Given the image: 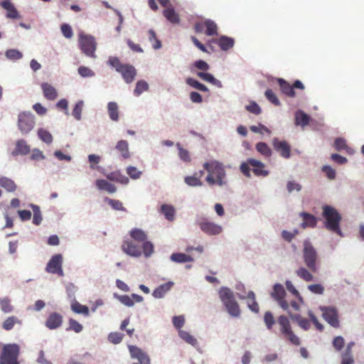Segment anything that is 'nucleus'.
<instances>
[{"mask_svg": "<svg viewBox=\"0 0 364 364\" xmlns=\"http://www.w3.org/2000/svg\"><path fill=\"white\" fill-rule=\"evenodd\" d=\"M203 166L208 172L205 181L209 185H218L219 187L227 185L226 171L221 162L218 160H210L205 162Z\"/></svg>", "mask_w": 364, "mask_h": 364, "instance_id": "1", "label": "nucleus"}, {"mask_svg": "<svg viewBox=\"0 0 364 364\" xmlns=\"http://www.w3.org/2000/svg\"><path fill=\"white\" fill-rule=\"evenodd\" d=\"M322 210V216L325 219L324 225L326 228L341 236L342 233L340 228L341 216L338 213V210L328 205H323Z\"/></svg>", "mask_w": 364, "mask_h": 364, "instance_id": "2", "label": "nucleus"}, {"mask_svg": "<svg viewBox=\"0 0 364 364\" xmlns=\"http://www.w3.org/2000/svg\"><path fill=\"white\" fill-rule=\"evenodd\" d=\"M107 63L112 68H114L115 70L122 75L125 82L131 83L135 79L136 70L132 65L122 63L119 58L114 56L109 57Z\"/></svg>", "mask_w": 364, "mask_h": 364, "instance_id": "3", "label": "nucleus"}, {"mask_svg": "<svg viewBox=\"0 0 364 364\" xmlns=\"http://www.w3.org/2000/svg\"><path fill=\"white\" fill-rule=\"evenodd\" d=\"M218 294L228 313L233 317H239L241 315V310L235 299L233 292L228 288L222 287L220 289Z\"/></svg>", "mask_w": 364, "mask_h": 364, "instance_id": "4", "label": "nucleus"}, {"mask_svg": "<svg viewBox=\"0 0 364 364\" xmlns=\"http://www.w3.org/2000/svg\"><path fill=\"white\" fill-rule=\"evenodd\" d=\"M250 167L252 171L257 176H266L268 171L265 170V165L261 161L250 158L245 162L240 164V172L247 177H250Z\"/></svg>", "mask_w": 364, "mask_h": 364, "instance_id": "5", "label": "nucleus"}, {"mask_svg": "<svg viewBox=\"0 0 364 364\" xmlns=\"http://www.w3.org/2000/svg\"><path fill=\"white\" fill-rule=\"evenodd\" d=\"M277 323L280 333L284 338L294 346H299L301 344L299 338L292 331L290 321L286 316H279L277 318Z\"/></svg>", "mask_w": 364, "mask_h": 364, "instance_id": "6", "label": "nucleus"}, {"mask_svg": "<svg viewBox=\"0 0 364 364\" xmlns=\"http://www.w3.org/2000/svg\"><path fill=\"white\" fill-rule=\"evenodd\" d=\"M303 259L306 267L312 272L318 270V255L316 249L308 240L304 241L303 248Z\"/></svg>", "mask_w": 364, "mask_h": 364, "instance_id": "7", "label": "nucleus"}, {"mask_svg": "<svg viewBox=\"0 0 364 364\" xmlns=\"http://www.w3.org/2000/svg\"><path fill=\"white\" fill-rule=\"evenodd\" d=\"M19 353L18 345L16 343L4 345L0 356V364H19L18 361Z\"/></svg>", "mask_w": 364, "mask_h": 364, "instance_id": "8", "label": "nucleus"}, {"mask_svg": "<svg viewBox=\"0 0 364 364\" xmlns=\"http://www.w3.org/2000/svg\"><path fill=\"white\" fill-rule=\"evenodd\" d=\"M78 45H80L81 52L86 56L92 58L97 57L95 54L97 42L94 36L80 33V36H78Z\"/></svg>", "mask_w": 364, "mask_h": 364, "instance_id": "9", "label": "nucleus"}, {"mask_svg": "<svg viewBox=\"0 0 364 364\" xmlns=\"http://www.w3.org/2000/svg\"><path fill=\"white\" fill-rule=\"evenodd\" d=\"M17 125L23 134L29 133L35 127V115L31 112H21L18 115Z\"/></svg>", "mask_w": 364, "mask_h": 364, "instance_id": "10", "label": "nucleus"}, {"mask_svg": "<svg viewBox=\"0 0 364 364\" xmlns=\"http://www.w3.org/2000/svg\"><path fill=\"white\" fill-rule=\"evenodd\" d=\"M63 256L61 254H55L52 256L48 263L46 267V271L48 273L55 274L60 277L64 275L62 268Z\"/></svg>", "mask_w": 364, "mask_h": 364, "instance_id": "11", "label": "nucleus"}, {"mask_svg": "<svg viewBox=\"0 0 364 364\" xmlns=\"http://www.w3.org/2000/svg\"><path fill=\"white\" fill-rule=\"evenodd\" d=\"M278 83L280 86L282 93L289 97H295V88L300 90H304L305 88L304 84L299 80H295L292 85H290L285 80L279 78L278 79Z\"/></svg>", "mask_w": 364, "mask_h": 364, "instance_id": "12", "label": "nucleus"}, {"mask_svg": "<svg viewBox=\"0 0 364 364\" xmlns=\"http://www.w3.org/2000/svg\"><path fill=\"white\" fill-rule=\"evenodd\" d=\"M287 293L284 287L279 284H277L273 287V290L271 293L272 297L275 299L279 305L285 311L289 308L288 301L284 299Z\"/></svg>", "mask_w": 364, "mask_h": 364, "instance_id": "13", "label": "nucleus"}, {"mask_svg": "<svg viewBox=\"0 0 364 364\" xmlns=\"http://www.w3.org/2000/svg\"><path fill=\"white\" fill-rule=\"evenodd\" d=\"M129 351L131 358L138 360L137 363H133L132 364H150V358L141 348L135 346H129Z\"/></svg>", "mask_w": 364, "mask_h": 364, "instance_id": "14", "label": "nucleus"}, {"mask_svg": "<svg viewBox=\"0 0 364 364\" xmlns=\"http://www.w3.org/2000/svg\"><path fill=\"white\" fill-rule=\"evenodd\" d=\"M272 146L274 149L279 153V154L285 158L288 159L291 155V146L286 141H281L279 138H273Z\"/></svg>", "mask_w": 364, "mask_h": 364, "instance_id": "15", "label": "nucleus"}, {"mask_svg": "<svg viewBox=\"0 0 364 364\" xmlns=\"http://www.w3.org/2000/svg\"><path fill=\"white\" fill-rule=\"evenodd\" d=\"M198 224L200 230L209 235H217L222 231L220 225L205 219L199 221Z\"/></svg>", "mask_w": 364, "mask_h": 364, "instance_id": "16", "label": "nucleus"}, {"mask_svg": "<svg viewBox=\"0 0 364 364\" xmlns=\"http://www.w3.org/2000/svg\"><path fill=\"white\" fill-rule=\"evenodd\" d=\"M324 319L333 327L339 326L338 319V313L336 309L333 307H321Z\"/></svg>", "mask_w": 364, "mask_h": 364, "instance_id": "17", "label": "nucleus"}, {"mask_svg": "<svg viewBox=\"0 0 364 364\" xmlns=\"http://www.w3.org/2000/svg\"><path fill=\"white\" fill-rule=\"evenodd\" d=\"M216 43L222 50L227 51L233 48L235 40L226 36H221L218 38L209 41V43Z\"/></svg>", "mask_w": 364, "mask_h": 364, "instance_id": "18", "label": "nucleus"}, {"mask_svg": "<svg viewBox=\"0 0 364 364\" xmlns=\"http://www.w3.org/2000/svg\"><path fill=\"white\" fill-rule=\"evenodd\" d=\"M114 296L127 307L133 306L134 304V300L136 302H141L144 300L142 296L136 294H132L130 296L128 295H119L117 294H114Z\"/></svg>", "mask_w": 364, "mask_h": 364, "instance_id": "19", "label": "nucleus"}, {"mask_svg": "<svg viewBox=\"0 0 364 364\" xmlns=\"http://www.w3.org/2000/svg\"><path fill=\"white\" fill-rule=\"evenodd\" d=\"M41 87L44 97L50 101H54L58 98V91L53 85L48 82H42Z\"/></svg>", "mask_w": 364, "mask_h": 364, "instance_id": "20", "label": "nucleus"}, {"mask_svg": "<svg viewBox=\"0 0 364 364\" xmlns=\"http://www.w3.org/2000/svg\"><path fill=\"white\" fill-rule=\"evenodd\" d=\"M0 6L7 11L6 17L12 19L20 18L21 16L11 1H2Z\"/></svg>", "mask_w": 364, "mask_h": 364, "instance_id": "21", "label": "nucleus"}, {"mask_svg": "<svg viewBox=\"0 0 364 364\" xmlns=\"http://www.w3.org/2000/svg\"><path fill=\"white\" fill-rule=\"evenodd\" d=\"M122 247L124 252L131 256L139 257L142 253L141 248L138 245H134L132 241H124Z\"/></svg>", "mask_w": 364, "mask_h": 364, "instance_id": "22", "label": "nucleus"}, {"mask_svg": "<svg viewBox=\"0 0 364 364\" xmlns=\"http://www.w3.org/2000/svg\"><path fill=\"white\" fill-rule=\"evenodd\" d=\"M238 296L240 299H248L247 306L252 312L258 313L259 311V304L256 301L255 294L253 291H250L247 296L239 294Z\"/></svg>", "mask_w": 364, "mask_h": 364, "instance_id": "23", "label": "nucleus"}, {"mask_svg": "<svg viewBox=\"0 0 364 364\" xmlns=\"http://www.w3.org/2000/svg\"><path fill=\"white\" fill-rule=\"evenodd\" d=\"M31 151V147L27 144L25 139H18L16 143L14 150L12 151V155L16 156L18 154L26 155Z\"/></svg>", "mask_w": 364, "mask_h": 364, "instance_id": "24", "label": "nucleus"}, {"mask_svg": "<svg viewBox=\"0 0 364 364\" xmlns=\"http://www.w3.org/2000/svg\"><path fill=\"white\" fill-rule=\"evenodd\" d=\"M63 317L58 313H53L48 316L46 325L49 329H56L61 325Z\"/></svg>", "mask_w": 364, "mask_h": 364, "instance_id": "25", "label": "nucleus"}, {"mask_svg": "<svg viewBox=\"0 0 364 364\" xmlns=\"http://www.w3.org/2000/svg\"><path fill=\"white\" fill-rule=\"evenodd\" d=\"M96 186L98 190L106 191L108 193H114L117 191L114 184L109 183L105 179H97L96 181Z\"/></svg>", "mask_w": 364, "mask_h": 364, "instance_id": "26", "label": "nucleus"}, {"mask_svg": "<svg viewBox=\"0 0 364 364\" xmlns=\"http://www.w3.org/2000/svg\"><path fill=\"white\" fill-rule=\"evenodd\" d=\"M0 186L2 188L5 189L7 192L9 193L15 192L17 188V185L14 181H13L12 178L6 176L0 177Z\"/></svg>", "mask_w": 364, "mask_h": 364, "instance_id": "27", "label": "nucleus"}, {"mask_svg": "<svg viewBox=\"0 0 364 364\" xmlns=\"http://www.w3.org/2000/svg\"><path fill=\"white\" fill-rule=\"evenodd\" d=\"M300 216L303 220L301 223L303 228H314L316 225L317 220L314 215L307 213H301Z\"/></svg>", "mask_w": 364, "mask_h": 364, "instance_id": "28", "label": "nucleus"}, {"mask_svg": "<svg viewBox=\"0 0 364 364\" xmlns=\"http://www.w3.org/2000/svg\"><path fill=\"white\" fill-rule=\"evenodd\" d=\"M172 287L173 283L168 282L155 289L152 292V296L157 299L162 298Z\"/></svg>", "mask_w": 364, "mask_h": 364, "instance_id": "29", "label": "nucleus"}, {"mask_svg": "<svg viewBox=\"0 0 364 364\" xmlns=\"http://www.w3.org/2000/svg\"><path fill=\"white\" fill-rule=\"evenodd\" d=\"M129 236L134 241L144 242L147 240V235L145 231L139 228H133L129 231Z\"/></svg>", "mask_w": 364, "mask_h": 364, "instance_id": "30", "label": "nucleus"}, {"mask_svg": "<svg viewBox=\"0 0 364 364\" xmlns=\"http://www.w3.org/2000/svg\"><path fill=\"white\" fill-rule=\"evenodd\" d=\"M171 259L172 262L176 263L191 262L194 260L192 256L181 252L173 253L171 255Z\"/></svg>", "mask_w": 364, "mask_h": 364, "instance_id": "31", "label": "nucleus"}, {"mask_svg": "<svg viewBox=\"0 0 364 364\" xmlns=\"http://www.w3.org/2000/svg\"><path fill=\"white\" fill-rule=\"evenodd\" d=\"M295 124L301 127H305L309 124V115H307L302 110H298L295 113Z\"/></svg>", "mask_w": 364, "mask_h": 364, "instance_id": "32", "label": "nucleus"}, {"mask_svg": "<svg viewBox=\"0 0 364 364\" xmlns=\"http://www.w3.org/2000/svg\"><path fill=\"white\" fill-rule=\"evenodd\" d=\"M107 112L111 120L114 122L119 120V107L116 102H110L107 104Z\"/></svg>", "mask_w": 364, "mask_h": 364, "instance_id": "33", "label": "nucleus"}, {"mask_svg": "<svg viewBox=\"0 0 364 364\" xmlns=\"http://www.w3.org/2000/svg\"><path fill=\"white\" fill-rule=\"evenodd\" d=\"M163 14L171 23L177 24L180 22L178 14L172 7L164 9Z\"/></svg>", "mask_w": 364, "mask_h": 364, "instance_id": "34", "label": "nucleus"}, {"mask_svg": "<svg viewBox=\"0 0 364 364\" xmlns=\"http://www.w3.org/2000/svg\"><path fill=\"white\" fill-rule=\"evenodd\" d=\"M290 318L296 321L298 325L302 328L304 331H308L311 327V322L307 318H303L299 314H289Z\"/></svg>", "mask_w": 364, "mask_h": 364, "instance_id": "35", "label": "nucleus"}, {"mask_svg": "<svg viewBox=\"0 0 364 364\" xmlns=\"http://www.w3.org/2000/svg\"><path fill=\"white\" fill-rule=\"evenodd\" d=\"M161 213L163 214L168 220L173 221L175 216V209L172 205L163 204L161 206Z\"/></svg>", "mask_w": 364, "mask_h": 364, "instance_id": "36", "label": "nucleus"}, {"mask_svg": "<svg viewBox=\"0 0 364 364\" xmlns=\"http://www.w3.org/2000/svg\"><path fill=\"white\" fill-rule=\"evenodd\" d=\"M311 270L306 267H299L296 270V274L301 279H304L306 282H311L314 279V276L311 273Z\"/></svg>", "mask_w": 364, "mask_h": 364, "instance_id": "37", "label": "nucleus"}, {"mask_svg": "<svg viewBox=\"0 0 364 364\" xmlns=\"http://www.w3.org/2000/svg\"><path fill=\"white\" fill-rule=\"evenodd\" d=\"M71 309L75 314H82L85 316H88L90 314L89 309L82 306V304H80L79 301L75 300L71 304Z\"/></svg>", "mask_w": 364, "mask_h": 364, "instance_id": "38", "label": "nucleus"}, {"mask_svg": "<svg viewBox=\"0 0 364 364\" xmlns=\"http://www.w3.org/2000/svg\"><path fill=\"white\" fill-rule=\"evenodd\" d=\"M37 134L40 139L47 144H51L53 143V136L50 132L43 128H40L37 131Z\"/></svg>", "mask_w": 364, "mask_h": 364, "instance_id": "39", "label": "nucleus"}, {"mask_svg": "<svg viewBox=\"0 0 364 364\" xmlns=\"http://www.w3.org/2000/svg\"><path fill=\"white\" fill-rule=\"evenodd\" d=\"M116 149L119 151L124 159L129 157L128 144L124 139H121L116 145Z\"/></svg>", "mask_w": 364, "mask_h": 364, "instance_id": "40", "label": "nucleus"}, {"mask_svg": "<svg viewBox=\"0 0 364 364\" xmlns=\"http://www.w3.org/2000/svg\"><path fill=\"white\" fill-rule=\"evenodd\" d=\"M205 31L207 36H216L218 34L217 24L213 20H205Z\"/></svg>", "mask_w": 364, "mask_h": 364, "instance_id": "41", "label": "nucleus"}, {"mask_svg": "<svg viewBox=\"0 0 364 364\" xmlns=\"http://www.w3.org/2000/svg\"><path fill=\"white\" fill-rule=\"evenodd\" d=\"M333 146L336 151L345 150L346 152H350V148L346 144L344 138H336L333 143Z\"/></svg>", "mask_w": 364, "mask_h": 364, "instance_id": "42", "label": "nucleus"}, {"mask_svg": "<svg viewBox=\"0 0 364 364\" xmlns=\"http://www.w3.org/2000/svg\"><path fill=\"white\" fill-rule=\"evenodd\" d=\"M0 308L5 314L12 313L14 308L9 297L0 298Z\"/></svg>", "mask_w": 364, "mask_h": 364, "instance_id": "43", "label": "nucleus"}, {"mask_svg": "<svg viewBox=\"0 0 364 364\" xmlns=\"http://www.w3.org/2000/svg\"><path fill=\"white\" fill-rule=\"evenodd\" d=\"M256 150L264 157H269L272 154V149L264 142H259L256 144Z\"/></svg>", "mask_w": 364, "mask_h": 364, "instance_id": "44", "label": "nucleus"}, {"mask_svg": "<svg viewBox=\"0 0 364 364\" xmlns=\"http://www.w3.org/2000/svg\"><path fill=\"white\" fill-rule=\"evenodd\" d=\"M197 76L204 81L210 82L218 87H221L220 82L218 80H216V78L210 73L199 72L197 73Z\"/></svg>", "mask_w": 364, "mask_h": 364, "instance_id": "45", "label": "nucleus"}, {"mask_svg": "<svg viewBox=\"0 0 364 364\" xmlns=\"http://www.w3.org/2000/svg\"><path fill=\"white\" fill-rule=\"evenodd\" d=\"M184 181L186 184L191 187H200L203 185V182L199 177H197V173L193 176H186Z\"/></svg>", "mask_w": 364, "mask_h": 364, "instance_id": "46", "label": "nucleus"}, {"mask_svg": "<svg viewBox=\"0 0 364 364\" xmlns=\"http://www.w3.org/2000/svg\"><path fill=\"white\" fill-rule=\"evenodd\" d=\"M21 324V321L16 316L8 317L2 323L3 328L6 331H11L15 324Z\"/></svg>", "mask_w": 364, "mask_h": 364, "instance_id": "47", "label": "nucleus"}, {"mask_svg": "<svg viewBox=\"0 0 364 364\" xmlns=\"http://www.w3.org/2000/svg\"><path fill=\"white\" fill-rule=\"evenodd\" d=\"M105 201L107 202V203L113 210H117L118 211H127L125 209L122 202L119 200L105 198Z\"/></svg>", "mask_w": 364, "mask_h": 364, "instance_id": "48", "label": "nucleus"}, {"mask_svg": "<svg viewBox=\"0 0 364 364\" xmlns=\"http://www.w3.org/2000/svg\"><path fill=\"white\" fill-rule=\"evenodd\" d=\"M176 147L178 150L179 158L185 163H190L191 161L190 152L187 149H183L180 144H177Z\"/></svg>", "mask_w": 364, "mask_h": 364, "instance_id": "49", "label": "nucleus"}, {"mask_svg": "<svg viewBox=\"0 0 364 364\" xmlns=\"http://www.w3.org/2000/svg\"><path fill=\"white\" fill-rule=\"evenodd\" d=\"M149 89V84L144 80H139L136 82V87L134 90L135 96H139L143 92H146Z\"/></svg>", "mask_w": 364, "mask_h": 364, "instance_id": "50", "label": "nucleus"}, {"mask_svg": "<svg viewBox=\"0 0 364 364\" xmlns=\"http://www.w3.org/2000/svg\"><path fill=\"white\" fill-rule=\"evenodd\" d=\"M186 82L189 85L195 87L196 89L199 90L200 92H208V88L207 86L199 82L198 81L196 80L195 79H193L192 77L187 78Z\"/></svg>", "mask_w": 364, "mask_h": 364, "instance_id": "51", "label": "nucleus"}, {"mask_svg": "<svg viewBox=\"0 0 364 364\" xmlns=\"http://www.w3.org/2000/svg\"><path fill=\"white\" fill-rule=\"evenodd\" d=\"M264 95L266 98L274 105L278 106L280 105L279 99L271 89H267L264 92Z\"/></svg>", "mask_w": 364, "mask_h": 364, "instance_id": "52", "label": "nucleus"}, {"mask_svg": "<svg viewBox=\"0 0 364 364\" xmlns=\"http://www.w3.org/2000/svg\"><path fill=\"white\" fill-rule=\"evenodd\" d=\"M78 73L82 77H91L95 76V73L88 68V67H84V65H80L78 68Z\"/></svg>", "mask_w": 364, "mask_h": 364, "instance_id": "53", "label": "nucleus"}, {"mask_svg": "<svg viewBox=\"0 0 364 364\" xmlns=\"http://www.w3.org/2000/svg\"><path fill=\"white\" fill-rule=\"evenodd\" d=\"M264 323L268 329H272V326L275 323L272 314L269 311L264 313Z\"/></svg>", "mask_w": 364, "mask_h": 364, "instance_id": "54", "label": "nucleus"}, {"mask_svg": "<svg viewBox=\"0 0 364 364\" xmlns=\"http://www.w3.org/2000/svg\"><path fill=\"white\" fill-rule=\"evenodd\" d=\"M32 207L33 211L34 212V215H33V223L38 225L42 220L41 213L38 206L32 205Z\"/></svg>", "mask_w": 364, "mask_h": 364, "instance_id": "55", "label": "nucleus"}, {"mask_svg": "<svg viewBox=\"0 0 364 364\" xmlns=\"http://www.w3.org/2000/svg\"><path fill=\"white\" fill-rule=\"evenodd\" d=\"M6 56L10 60H18L23 57V55L17 50L10 49L6 52Z\"/></svg>", "mask_w": 364, "mask_h": 364, "instance_id": "56", "label": "nucleus"}, {"mask_svg": "<svg viewBox=\"0 0 364 364\" xmlns=\"http://www.w3.org/2000/svg\"><path fill=\"white\" fill-rule=\"evenodd\" d=\"M69 329L75 331V333H80L82 329V326L74 318L69 320Z\"/></svg>", "mask_w": 364, "mask_h": 364, "instance_id": "57", "label": "nucleus"}, {"mask_svg": "<svg viewBox=\"0 0 364 364\" xmlns=\"http://www.w3.org/2000/svg\"><path fill=\"white\" fill-rule=\"evenodd\" d=\"M123 337V334L114 332L109 334L108 340L112 343L117 344L122 342Z\"/></svg>", "mask_w": 364, "mask_h": 364, "instance_id": "58", "label": "nucleus"}, {"mask_svg": "<svg viewBox=\"0 0 364 364\" xmlns=\"http://www.w3.org/2000/svg\"><path fill=\"white\" fill-rule=\"evenodd\" d=\"M245 109L255 114H259L262 112L261 107L255 102H251L248 105H246Z\"/></svg>", "mask_w": 364, "mask_h": 364, "instance_id": "59", "label": "nucleus"}, {"mask_svg": "<svg viewBox=\"0 0 364 364\" xmlns=\"http://www.w3.org/2000/svg\"><path fill=\"white\" fill-rule=\"evenodd\" d=\"M142 249L144 255L146 257H149L154 251V246L151 242L147 241L146 240L145 242H143Z\"/></svg>", "mask_w": 364, "mask_h": 364, "instance_id": "60", "label": "nucleus"}, {"mask_svg": "<svg viewBox=\"0 0 364 364\" xmlns=\"http://www.w3.org/2000/svg\"><path fill=\"white\" fill-rule=\"evenodd\" d=\"M83 102L82 101L78 102L73 110V116L77 119L80 120L81 112L82 109Z\"/></svg>", "mask_w": 364, "mask_h": 364, "instance_id": "61", "label": "nucleus"}, {"mask_svg": "<svg viewBox=\"0 0 364 364\" xmlns=\"http://www.w3.org/2000/svg\"><path fill=\"white\" fill-rule=\"evenodd\" d=\"M127 173L133 179L140 178L141 172L134 166H129L127 168Z\"/></svg>", "mask_w": 364, "mask_h": 364, "instance_id": "62", "label": "nucleus"}, {"mask_svg": "<svg viewBox=\"0 0 364 364\" xmlns=\"http://www.w3.org/2000/svg\"><path fill=\"white\" fill-rule=\"evenodd\" d=\"M308 289L316 294H323L324 292V287L321 284H311L308 286Z\"/></svg>", "mask_w": 364, "mask_h": 364, "instance_id": "63", "label": "nucleus"}, {"mask_svg": "<svg viewBox=\"0 0 364 364\" xmlns=\"http://www.w3.org/2000/svg\"><path fill=\"white\" fill-rule=\"evenodd\" d=\"M322 171L326 173L329 179H334L336 178V171L330 166H324L322 167Z\"/></svg>", "mask_w": 364, "mask_h": 364, "instance_id": "64", "label": "nucleus"}]
</instances>
